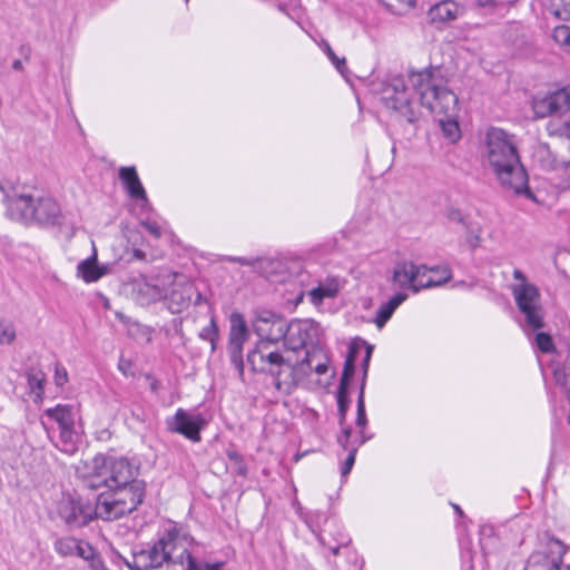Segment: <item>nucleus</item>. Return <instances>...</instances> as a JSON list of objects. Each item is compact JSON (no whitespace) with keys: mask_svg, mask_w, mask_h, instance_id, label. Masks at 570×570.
Segmentation results:
<instances>
[{"mask_svg":"<svg viewBox=\"0 0 570 570\" xmlns=\"http://www.w3.org/2000/svg\"><path fill=\"white\" fill-rule=\"evenodd\" d=\"M417 94L421 105L439 116L443 135L452 142L460 138V128L454 119L458 109L456 96L446 87L438 68H429L403 76H391L382 88V101L386 108L399 112L410 124L417 120V109L413 94Z\"/></svg>","mask_w":570,"mask_h":570,"instance_id":"1","label":"nucleus"},{"mask_svg":"<svg viewBox=\"0 0 570 570\" xmlns=\"http://www.w3.org/2000/svg\"><path fill=\"white\" fill-rule=\"evenodd\" d=\"M191 539L176 528L166 531L148 550L134 552L131 558L119 556L130 570H223L224 562L197 563L189 552Z\"/></svg>","mask_w":570,"mask_h":570,"instance_id":"2","label":"nucleus"},{"mask_svg":"<svg viewBox=\"0 0 570 570\" xmlns=\"http://www.w3.org/2000/svg\"><path fill=\"white\" fill-rule=\"evenodd\" d=\"M482 156L485 166L495 175L505 191L533 198L513 136L500 128L488 129Z\"/></svg>","mask_w":570,"mask_h":570,"instance_id":"3","label":"nucleus"},{"mask_svg":"<svg viewBox=\"0 0 570 570\" xmlns=\"http://www.w3.org/2000/svg\"><path fill=\"white\" fill-rule=\"evenodd\" d=\"M94 469L95 472L83 480V487L89 490L111 489L134 482H144L137 479L139 468L125 458L96 456Z\"/></svg>","mask_w":570,"mask_h":570,"instance_id":"4","label":"nucleus"},{"mask_svg":"<svg viewBox=\"0 0 570 570\" xmlns=\"http://www.w3.org/2000/svg\"><path fill=\"white\" fill-rule=\"evenodd\" d=\"M144 495L145 482L107 489L97 498L95 515L106 521L120 519L136 510L142 502Z\"/></svg>","mask_w":570,"mask_h":570,"instance_id":"5","label":"nucleus"},{"mask_svg":"<svg viewBox=\"0 0 570 570\" xmlns=\"http://www.w3.org/2000/svg\"><path fill=\"white\" fill-rule=\"evenodd\" d=\"M247 362L253 371L272 375L278 391L288 394L295 387L291 360L272 350L268 342H258L256 347L248 353Z\"/></svg>","mask_w":570,"mask_h":570,"instance_id":"6","label":"nucleus"},{"mask_svg":"<svg viewBox=\"0 0 570 570\" xmlns=\"http://www.w3.org/2000/svg\"><path fill=\"white\" fill-rule=\"evenodd\" d=\"M428 266L415 265L413 262H401L397 263L393 269L392 279L401 288H411L414 293H417L422 288H430L441 286L452 278V272L450 268H444V277L440 281L425 279Z\"/></svg>","mask_w":570,"mask_h":570,"instance_id":"7","label":"nucleus"},{"mask_svg":"<svg viewBox=\"0 0 570 570\" xmlns=\"http://www.w3.org/2000/svg\"><path fill=\"white\" fill-rule=\"evenodd\" d=\"M512 294L521 313L525 316L527 324L533 330L543 326V314L540 305V293L530 283L514 285Z\"/></svg>","mask_w":570,"mask_h":570,"instance_id":"8","label":"nucleus"},{"mask_svg":"<svg viewBox=\"0 0 570 570\" xmlns=\"http://www.w3.org/2000/svg\"><path fill=\"white\" fill-rule=\"evenodd\" d=\"M176 274L166 272L150 278L141 276L132 282V296L140 305L164 301L166 288L173 283Z\"/></svg>","mask_w":570,"mask_h":570,"instance_id":"9","label":"nucleus"},{"mask_svg":"<svg viewBox=\"0 0 570 570\" xmlns=\"http://www.w3.org/2000/svg\"><path fill=\"white\" fill-rule=\"evenodd\" d=\"M253 327L261 337L259 342H268V344L284 340L288 330L286 320L269 311L259 313L253 322Z\"/></svg>","mask_w":570,"mask_h":570,"instance_id":"10","label":"nucleus"},{"mask_svg":"<svg viewBox=\"0 0 570 570\" xmlns=\"http://www.w3.org/2000/svg\"><path fill=\"white\" fill-rule=\"evenodd\" d=\"M176 278L177 276L173 279V283L168 285L166 296H164L167 308L174 314L186 309L194 296L196 297V304L202 299V295L197 292L193 283L188 281L177 282Z\"/></svg>","mask_w":570,"mask_h":570,"instance_id":"11","label":"nucleus"},{"mask_svg":"<svg viewBox=\"0 0 570 570\" xmlns=\"http://www.w3.org/2000/svg\"><path fill=\"white\" fill-rule=\"evenodd\" d=\"M288 330L284 336V346L288 351L304 348L307 343L317 340L320 326L312 320H298L287 323Z\"/></svg>","mask_w":570,"mask_h":570,"instance_id":"12","label":"nucleus"},{"mask_svg":"<svg viewBox=\"0 0 570 570\" xmlns=\"http://www.w3.org/2000/svg\"><path fill=\"white\" fill-rule=\"evenodd\" d=\"M247 338L248 331L244 317L240 314H232L228 354L230 362L238 371L239 376H243L244 374L243 346Z\"/></svg>","mask_w":570,"mask_h":570,"instance_id":"13","label":"nucleus"},{"mask_svg":"<svg viewBox=\"0 0 570 570\" xmlns=\"http://www.w3.org/2000/svg\"><path fill=\"white\" fill-rule=\"evenodd\" d=\"M0 197L6 203L7 214L11 219L22 222L24 224L32 223V208L35 197L27 193H18L11 190L7 193L0 186Z\"/></svg>","mask_w":570,"mask_h":570,"instance_id":"14","label":"nucleus"},{"mask_svg":"<svg viewBox=\"0 0 570 570\" xmlns=\"http://www.w3.org/2000/svg\"><path fill=\"white\" fill-rule=\"evenodd\" d=\"M205 425L206 421L200 414H193L183 409L168 421L170 431L183 434L193 442L200 441V431Z\"/></svg>","mask_w":570,"mask_h":570,"instance_id":"15","label":"nucleus"},{"mask_svg":"<svg viewBox=\"0 0 570 570\" xmlns=\"http://www.w3.org/2000/svg\"><path fill=\"white\" fill-rule=\"evenodd\" d=\"M534 111L541 118L570 111V86L563 87L537 100Z\"/></svg>","mask_w":570,"mask_h":570,"instance_id":"16","label":"nucleus"},{"mask_svg":"<svg viewBox=\"0 0 570 570\" xmlns=\"http://www.w3.org/2000/svg\"><path fill=\"white\" fill-rule=\"evenodd\" d=\"M60 513L68 524L82 527L92 519L95 509L90 505H83L80 501L70 499L62 504Z\"/></svg>","mask_w":570,"mask_h":570,"instance_id":"17","label":"nucleus"},{"mask_svg":"<svg viewBox=\"0 0 570 570\" xmlns=\"http://www.w3.org/2000/svg\"><path fill=\"white\" fill-rule=\"evenodd\" d=\"M55 550L61 557L78 556L85 560L95 556V550L90 544L70 537L58 539L55 542Z\"/></svg>","mask_w":570,"mask_h":570,"instance_id":"18","label":"nucleus"},{"mask_svg":"<svg viewBox=\"0 0 570 570\" xmlns=\"http://www.w3.org/2000/svg\"><path fill=\"white\" fill-rule=\"evenodd\" d=\"M32 223L50 224L55 223L60 214L58 203L50 197L35 198L32 208Z\"/></svg>","mask_w":570,"mask_h":570,"instance_id":"19","label":"nucleus"},{"mask_svg":"<svg viewBox=\"0 0 570 570\" xmlns=\"http://www.w3.org/2000/svg\"><path fill=\"white\" fill-rule=\"evenodd\" d=\"M119 178L124 185L125 190L131 198L148 202L146 190L138 177L135 167H120Z\"/></svg>","mask_w":570,"mask_h":570,"instance_id":"20","label":"nucleus"},{"mask_svg":"<svg viewBox=\"0 0 570 570\" xmlns=\"http://www.w3.org/2000/svg\"><path fill=\"white\" fill-rule=\"evenodd\" d=\"M460 12L461 8L459 4L451 0H445L433 6L429 10L428 17L432 23H445L455 20Z\"/></svg>","mask_w":570,"mask_h":570,"instance_id":"21","label":"nucleus"},{"mask_svg":"<svg viewBox=\"0 0 570 570\" xmlns=\"http://www.w3.org/2000/svg\"><path fill=\"white\" fill-rule=\"evenodd\" d=\"M107 273V267L97 265V254L94 252L92 256L81 261L77 266V275L86 283L98 281Z\"/></svg>","mask_w":570,"mask_h":570,"instance_id":"22","label":"nucleus"},{"mask_svg":"<svg viewBox=\"0 0 570 570\" xmlns=\"http://www.w3.org/2000/svg\"><path fill=\"white\" fill-rule=\"evenodd\" d=\"M45 414L55 420L59 424L60 429L73 428L75 417L70 405L58 404L55 407L45 410Z\"/></svg>","mask_w":570,"mask_h":570,"instance_id":"23","label":"nucleus"},{"mask_svg":"<svg viewBox=\"0 0 570 570\" xmlns=\"http://www.w3.org/2000/svg\"><path fill=\"white\" fill-rule=\"evenodd\" d=\"M533 159L547 170H553L560 167V164L547 144H539L534 148Z\"/></svg>","mask_w":570,"mask_h":570,"instance_id":"24","label":"nucleus"},{"mask_svg":"<svg viewBox=\"0 0 570 570\" xmlns=\"http://www.w3.org/2000/svg\"><path fill=\"white\" fill-rule=\"evenodd\" d=\"M27 381L30 393L35 395V401H41L45 393L46 375L40 370H29Z\"/></svg>","mask_w":570,"mask_h":570,"instance_id":"25","label":"nucleus"},{"mask_svg":"<svg viewBox=\"0 0 570 570\" xmlns=\"http://www.w3.org/2000/svg\"><path fill=\"white\" fill-rule=\"evenodd\" d=\"M553 377L556 384L559 385L566 393H570V355L566 357L562 363H557L553 366Z\"/></svg>","mask_w":570,"mask_h":570,"instance_id":"26","label":"nucleus"},{"mask_svg":"<svg viewBox=\"0 0 570 570\" xmlns=\"http://www.w3.org/2000/svg\"><path fill=\"white\" fill-rule=\"evenodd\" d=\"M338 283L335 279L330 281L326 284H321L309 292L311 301L314 304H321L324 298H331L336 296L338 293Z\"/></svg>","mask_w":570,"mask_h":570,"instance_id":"27","label":"nucleus"},{"mask_svg":"<svg viewBox=\"0 0 570 570\" xmlns=\"http://www.w3.org/2000/svg\"><path fill=\"white\" fill-rule=\"evenodd\" d=\"M367 423V417L365 413V403H364V386L362 385L358 399H357V414H356V425L361 429L360 430V442L358 445L364 444L367 440H370V436H366L364 433V429Z\"/></svg>","mask_w":570,"mask_h":570,"instance_id":"28","label":"nucleus"},{"mask_svg":"<svg viewBox=\"0 0 570 570\" xmlns=\"http://www.w3.org/2000/svg\"><path fill=\"white\" fill-rule=\"evenodd\" d=\"M57 448L67 454H73L77 451L73 428L60 429V442Z\"/></svg>","mask_w":570,"mask_h":570,"instance_id":"29","label":"nucleus"},{"mask_svg":"<svg viewBox=\"0 0 570 570\" xmlns=\"http://www.w3.org/2000/svg\"><path fill=\"white\" fill-rule=\"evenodd\" d=\"M553 40L570 55V26L560 24L552 31Z\"/></svg>","mask_w":570,"mask_h":570,"instance_id":"30","label":"nucleus"},{"mask_svg":"<svg viewBox=\"0 0 570 570\" xmlns=\"http://www.w3.org/2000/svg\"><path fill=\"white\" fill-rule=\"evenodd\" d=\"M465 230V243L466 245L474 250L481 245L482 237H481V227L478 225H474L472 222L468 224V226L464 227Z\"/></svg>","mask_w":570,"mask_h":570,"instance_id":"31","label":"nucleus"},{"mask_svg":"<svg viewBox=\"0 0 570 570\" xmlns=\"http://www.w3.org/2000/svg\"><path fill=\"white\" fill-rule=\"evenodd\" d=\"M16 340L14 325L6 320L0 321V344L9 345Z\"/></svg>","mask_w":570,"mask_h":570,"instance_id":"32","label":"nucleus"},{"mask_svg":"<svg viewBox=\"0 0 570 570\" xmlns=\"http://www.w3.org/2000/svg\"><path fill=\"white\" fill-rule=\"evenodd\" d=\"M355 357H356L355 351L352 350L348 353L346 361L344 363V368H343V373H342V377H341V382H340V386L343 389L348 386V382L354 373Z\"/></svg>","mask_w":570,"mask_h":570,"instance_id":"33","label":"nucleus"},{"mask_svg":"<svg viewBox=\"0 0 570 570\" xmlns=\"http://www.w3.org/2000/svg\"><path fill=\"white\" fill-rule=\"evenodd\" d=\"M200 338L209 341L212 344V351L216 348V341L218 338V330L214 317L210 318L208 326L204 327L199 333Z\"/></svg>","mask_w":570,"mask_h":570,"instance_id":"34","label":"nucleus"},{"mask_svg":"<svg viewBox=\"0 0 570 570\" xmlns=\"http://www.w3.org/2000/svg\"><path fill=\"white\" fill-rule=\"evenodd\" d=\"M337 404L340 413V424L342 425L345 421L346 412L348 409L347 387L338 386L337 392Z\"/></svg>","mask_w":570,"mask_h":570,"instance_id":"35","label":"nucleus"},{"mask_svg":"<svg viewBox=\"0 0 570 570\" xmlns=\"http://www.w3.org/2000/svg\"><path fill=\"white\" fill-rule=\"evenodd\" d=\"M227 456L233 462L234 469L237 472V474L243 475V476L246 475L247 469H246V464L243 461L242 455L234 450H228Z\"/></svg>","mask_w":570,"mask_h":570,"instance_id":"36","label":"nucleus"},{"mask_svg":"<svg viewBox=\"0 0 570 570\" xmlns=\"http://www.w3.org/2000/svg\"><path fill=\"white\" fill-rule=\"evenodd\" d=\"M393 313H394V311L386 303L383 304L376 313V317H375L376 326L380 328L383 327L385 325V323L391 318Z\"/></svg>","mask_w":570,"mask_h":570,"instance_id":"37","label":"nucleus"},{"mask_svg":"<svg viewBox=\"0 0 570 570\" xmlns=\"http://www.w3.org/2000/svg\"><path fill=\"white\" fill-rule=\"evenodd\" d=\"M535 343L539 350L543 353H549L553 350V341L549 334L538 333L535 335Z\"/></svg>","mask_w":570,"mask_h":570,"instance_id":"38","label":"nucleus"},{"mask_svg":"<svg viewBox=\"0 0 570 570\" xmlns=\"http://www.w3.org/2000/svg\"><path fill=\"white\" fill-rule=\"evenodd\" d=\"M327 57L330 58V60L335 65L336 69L338 70V72L341 75H345V71H346V62H345V59H340L335 52L333 51V49L331 48V46L328 43H325V48H324Z\"/></svg>","mask_w":570,"mask_h":570,"instance_id":"39","label":"nucleus"},{"mask_svg":"<svg viewBox=\"0 0 570 570\" xmlns=\"http://www.w3.org/2000/svg\"><path fill=\"white\" fill-rule=\"evenodd\" d=\"M446 217L451 223L459 224L463 228L470 223L469 218L456 208H450L446 213Z\"/></svg>","mask_w":570,"mask_h":570,"instance_id":"40","label":"nucleus"},{"mask_svg":"<svg viewBox=\"0 0 570 570\" xmlns=\"http://www.w3.org/2000/svg\"><path fill=\"white\" fill-rule=\"evenodd\" d=\"M226 261L233 262V263H238V264L246 265V266H250L255 269L257 267H259L262 264L261 258H245V257L228 256V257H226Z\"/></svg>","mask_w":570,"mask_h":570,"instance_id":"41","label":"nucleus"},{"mask_svg":"<svg viewBox=\"0 0 570 570\" xmlns=\"http://www.w3.org/2000/svg\"><path fill=\"white\" fill-rule=\"evenodd\" d=\"M356 452H357V446H353L350 449L348 455H347V458L343 464V468H342L343 476L347 475L350 473V471L352 470L354 462H355Z\"/></svg>","mask_w":570,"mask_h":570,"instance_id":"42","label":"nucleus"},{"mask_svg":"<svg viewBox=\"0 0 570 570\" xmlns=\"http://www.w3.org/2000/svg\"><path fill=\"white\" fill-rule=\"evenodd\" d=\"M67 381H68V373H67L66 368L60 365H56V368H55L56 385L62 386L67 383Z\"/></svg>","mask_w":570,"mask_h":570,"instance_id":"43","label":"nucleus"},{"mask_svg":"<svg viewBox=\"0 0 570 570\" xmlns=\"http://www.w3.org/2000/svg\"><path fill=\"white\" fill-rule=\"evenodd\" d=\"M141 225L155 238H160L161 237V229H160V227H159V225L157 223L146 220V222H141Z\"/></svg>","mask_w":570,"mask_h":570,"instance_id":"44","label":"nucleus"},{"mask_svg":"<svg viewBox=\"0 0 570 570\" xmlns=\"http://www.w3.org/2000/svg\"><path fill=\"white\" fill-rule=\"evenodd\" d=\"M407 295L405 293H397L386 303L393 311H395L405 299Z\"/></svg>","mask_w":570,"mask_h":570,"instance_id":"45","label":"nucleus"},{"mask_svg":"<svg viewBox=\"0 0 570 570\" xmlns=\"http://www.w3.org/2000/svg\"><path fill=\"white\" fill-rule=\"evenodd\" d=\"M351 434H352V431L350 428H345L343 430V434L341 436H338V443L341 444V446L345 450H348L350 451V439H351Z\"/></svg>","mask_w":570,"mask_h":570,"instance_id":"46","label":"nucleus"},{"mask_svg":"<svg viewBox=\"0 0 570 570\" xmlns=\"http://www.w3.org/2000/svg\"><path fill=\"white\" fill-rule=\"evenodd\" d=\"M118 368L126 375H132L131 373V362L129 360H126V358H120L119 361V364H118Z\"/></svg>","mask_w":570,"mask_h":570,"instance_id":"47","label":"nucleus"},{"mask_svg":"<svg viewBox=\"0 0 570 570\" xmlns=\"http://www.w3.org/2000/svg\"><path fill=\"white\" fill-rule=\"evenodd\" d=\"M475 4L479 7V8H488L490 10H494L499 2L498 0H475Z\"/></svg>","mask_w":570,"mask_h":570,"instance_id":"48","label":"nucleus"},{"mask_svg":"<svg viewBox=\"0 0 570 570\" xmlns=\"http://www.w3.org/2000/svg\"><path fill=\"white\" fill-rule=\"evenodd\" d=\"M415 0H389V6L401 8H411Z\"/></svg>","mask_w":570,"mask_h":570,"instance_id":"49","label":"nucleus"},{"mask_svg":"<svg viewBox=\"0 0 570 570\" xmlns=\"http://www.w3.org/2000/svg\"><path fill=\"white\" fill-rule=\"evenodd\" d=\"M90 560V569L91 570H108L104 561L99 558H95V556L89 559Z\"/></svg>","mask_w":570,"mask_h":570,"instance_id":"50","label":"nucleus"},{"mask_svg":"<svg viewBox=\"0 0 570 570\" xmlns=\"http://www.w3.org/2000/svg\"><path fill=\"white\" fill-rule=\"evenodd\" d=\"M444 268H448V267H446V266H444V267H431V268H429V267H428L426 272H435V273H441V274H442V275H441L440 277H438V278H435V277H429L428 279H431V281H440V279H442V278L444 277V273H443V269H444Z\"/></svg>","mask_w":570,"mask_h":570,"instance_id":"51","label":"nucleus"},{"mask_svg":"<svg viewBox=\"0 0 570 570\" xmlns=\"http://www.w3.org/2000/svg\"><path fill=\"white\" fill-rule=\"evenodd\" d=\"M314 371H315L317 374H320V375L325 374V373L327 372V364H326V362H320V363H317V364L315 365V367H314Z\"/></svg>","mask_w":570,"mask_h":570,"instance_id":"52","label":"nucleus"},{"mask_svg":"<svg viewBox=\"0 0 570 570\" xmlns=\"http://www.w3.org/2000/svg\"><path fill=\"white\" fill-rule=\"evenodd\" d=\"M316 356V353L315 352H309L307 351L306 352V356L305 358L302 361V364H306L308 366L312 365V362H313V358Z\"/></svg>","mask_w":570,"mask_h":570,"instance_id":"53","label":"nucleus"},{"mask_svg":"<svg viewBox=\"0 0 570 570\" xmlns=\"http://www.w3.org/2000/svg\"><path fill=\"white\" fill-rule=\"evenodd\" d=\"M513 277L520 281L521 283H528L524 274L520 269H514Z\"/></svg>","mask_w":570,"mask_h":570,"instance_id":"54","label":"nucleus"},{"mask_svg":"<svg viewBox=\"0 0 570 570\" xmlns=\"http://www.w3.org/2000/svg\"><path fill=\"white\" fill-rule=\"evenodd\" d=\"M134 257L144 261L146 258V254L141 249H135Z\"/></svg>","mask_w":570,"mask_h":570,"instance_id":"55","label":"nucleus"},{"mask_svg":"<svg viewBox=\"0 0 570 570\" xmlns=\"http://www.w3.org/2000/svg\"><path fill=\"white\" fill-rule=\"evenodd\" d=\"M562 564V558L560 557L558 560L553 561L550 570H560Z\"/></svg>","mask_w":570,"mask_h":570,"instance_id":"56","label":"nucleus"},{"mask_svg":"<svg viewBox=\"0 0 570 570\" xmlns=\"http://www.w3.org/2000/svg\"><path fill=\"white\" fill-rule=\"evenodd\" d=\"M12 68H13L14 70H22L23 66H22L21 60H14V61L12 62Z\"/></svg>","mask_w":570,"mask_h":570,"instance_id":"57","label":"nucleus"},{"mask_svg":"<svg viewBox=\"0 0 570 570\" xmlns=\"http://www.w3.org/2000/svg\"><path fill=\"white\" fill-rule=\"evenodd\" d=\"M158 386H159L158 381L153 380V381H151V383H150V390H151L153 392H157V391H158Z\"/></svg>","mask_w":570,"mask_h":570,"instance_id":"58","label":"nucleus"},{"mask_svg":"<svg viewBox=\"0 0 570 570\" xmlns=\"http://www.w3.org/2000/svg\"><path fill=\"white\" fill-rule=\"evenodd\" d=\"M554 542L560 547V553H566V547L560 540H554Z\"/></svg>","mask_w":570,"mask_h":570,"instance_id":"59","label":"nucleus"},{"mask_svg":"<svg viewBox=\"0 0 570 570\" xmlns=\"http://www.w3.org/2000/svg\"><path fill=\"white\" fill-rule=\"evenodd\" d=\"M564 12L570 17V2L564 4Z\"/></svg>","mask_w":570,"mask_h":570,"instance_id":"60","label":"nucleus"},{"mask_svg":"<svg viewBox=\"0 0 570 570\" xmlns=\"http://www.w3.org/2000/svg\"><path fill=\"white\" fill-rule=\"evenodd\" d=\"M370 358H371V355L366 354L365 358H364V366L365 367L367 366Z\"/></svg>","mask_w":570,"mask_h":570,"instance_id":"61","label":"nucleus"},{"mask_svg":"<svg viewBox=\"0 0 570 570\" xmlns=\"http://www.w3.org/2000/svg\"><path fill=\"white\" fill-rule=\"evenodd\" d=\"M453 508H454V510H455L460 515L462 514V510H461V508H460L459 505L453 504Z\"/></svg>","mask_w":570,"mask_h":570,"instance_id":"62","label":"nucleus"},{"mask_svg":"<svg viewBox=\"0 0 570 570\" xmlns=\"http://www.w3.org/2000/svg\"><path fill=\"white\" fill-rule=\"evenodd\" d=\"M372 350H373V347H372V346H367V348H366V354L371 355V354H372Z\"/></svg>","mask_w":570,"mask_h":570,"instance_id":"63","label":"nucleus"},{"mask_svg":"<svg viewBox=\"0 0 570 570\" xmlns=\"http://www.w3.org/2000/svg\"><path fill=\"white\" fill-rule=\"evenodd\" d=\"M333 553L337 554L338 553V548L333 549Z\"/></svg>","mask_w":570,"mask_h":570,"instance_id":"64","label":"nucleus"}]
</instances>
